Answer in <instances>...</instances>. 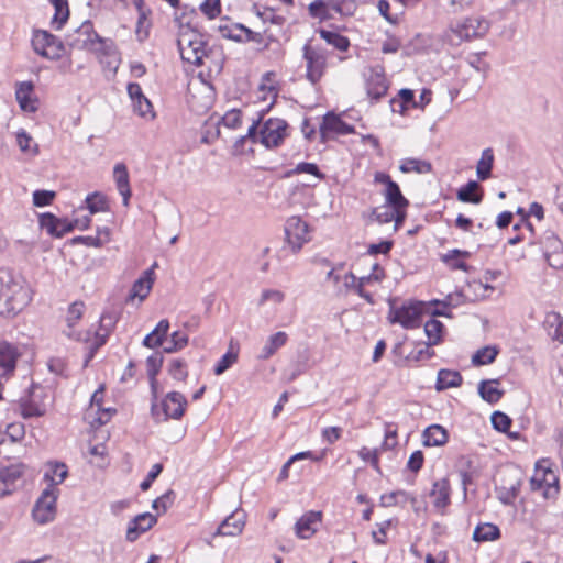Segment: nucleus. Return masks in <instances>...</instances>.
<instances>
[{
  "label": "nucleus",
  "instance_id": "58836bf2",
  "mask_svg": "<svg viewBox=\"0 0 563 563\" xmlns=\"http://www.w3.org/2000/svg\"><path fill=\"white\" fill-rule=\"evenodd\" d=\"M498 353H499V350L497 346L486 345V346L479 349L472 356V363L477 366L490 364L495 361Z\"/></svg>",
  "mask_w": 563,
  "mask_h": 563
},
{
  "label": "nucleus",
  "instance_id": "f8f14e48",
  "mask_svg": "<svg viewBox=\"0 0 563 563\" xmlns=\"http://www.w3.org/2000/svg\"><path fill=\"white\" fill-rule=\"evenodd\" d=\"M532 490L543 489L545 493L554 488L559 489V477L553 470L548 465V461H539L536 464L534 473L530 479Z\"/></svg>",
  "mask_w": 563,
  "mask_h": 563
},
{
  "label": "nucleus",
  "instance_id": "c85d7f7f",
  "mask_svg": "<svg viewBox=\"0 0 563 563\" xmlns=\"http://www.w3.org/2000/svg\"><path fill=\"white\" fill-rule=\"evenodd\" d=\"M463 382L462 375L457 371L440 369L438 372L437 390H445L448 388L459 387Z\"/></svg>",
  "mask_w": 563,
  "mask_h": 563
},
{
  "label": "nucleus",
  "instance_id": "bb28decb",
  "mask_svg": "<svg viewBox=\"0 0 563 563\" xmlns=\"http://www.w3.org/2000/svg\"><path fill=\"white\" fill-rule=\"evenodd\" d=\"M543 325L548 335L559 343H563V317L558 312L551 311L545 314Z\"/></svg>",
  "mask_w": 563,
  "mask_h": 563
},
{
  "label": "nucleus",
  "instance_id": "f704fd0d",
  "mask_svg": "<svg viewBox=\"0 0 563 563\" xmlns=\"http://www.w3.org/2000/svg\"><path fill=\"white\" fill-rule=\"evenodd\" d=\"M498 380H483L478 385L481 397L489 404H496L504 395V391L497 388Z\"/></svg>",
  "mask_w": 563,
  "mask_h": 563
},
{
  "label": "nucleus",
  "instance_id": "69168bd1",
  "mask_svg": "<svg viewBox=\"0 0 563 563\" xmlns=\"http://www.w3.org/2000/svg\"><path fill=\"white\" fill-rule=\"evenodd\" d=\"M163 470L162 464L156 463L152 466L151 471L147 474V477L140 484V488L142 490H147L151 487L153 481L161 474Z\"/></svg>",
  "mask_w": 563,
  "mask_h": 563
},
{
  "label": "nucleus",
  "instance_id": "864d4df0",
  "mask_svg": "<svg viewBox=\"0 0 563 563\" xmlns=\"http://www.w3.org/2000/svg\"><path fill=\"white\" fill-rule=\"evenodd\" d=\"M238 361V354L228 351L214 366V374L221 375Z\"/></svg>",
  "mask_w": 563,
  "mask_h": 563
},
{
  "label": "nucleus",
  "instance_id": "de8ad7c7",
  "mask_svg": "<svg viewBox=\"0 0 563 563\" xmlns=\"http://www.w3.org/2000/svg\"><path fill=\"white\" fill-rule=\"evenodd\" d=\"M85 202L87 205V209L92 214L107 209V201L104 197L98 192L88 195Z\"/></svg>",
  "mask_w": 563,
  "mask_h": 563
},
{
  "label": "nucleus",
  "instance_id": "20e7f679",
  "mask_svg": "<svg viewBox=\"0 0 563 563\" xmlns=\"http://www.w3.org/2000/svg\"><path fill=\"white\" fill-rule=\"evenodd\" d=\"M302 56L306 62L307 80L312 85L318 84L327 69V49L307 43L302 48Z\"/></svg>",
  "mask_w": 563,
  "mask_h": 563
},
{
  "label": "nucleus",
  "instance_id": "ea45409f",
  "mask_svg": "<svg viewBox=\"0 0 563 563\" xmlns=\"http://www.w3.org/2000/svg\"><path fill=\"white\" fill-rule=\"evenodd\" d=\"M285 300V294L278 289H264L261 292V296L257 301L258 307H264L266 305L278 306L282 305Z\"/></svg>",
  "mask_w": 563,
  "mask_h": 563
},
{
  "label": "nucleus",
  "instance_id": "37998d69",
  "mask_svg": "<svg viewBox=\"0 0 563 563\" xmlns=\"http://www.w3.org/2000/svg\"><path fill=\"white\" fill-rule=\"evenodd\" d=\"M320 36L330 45L334 46L335 48H338L339 51H346L350 46V42L349 40L336 33V32H331V31H325V30H321L320 31Z\"/></svg>",
  "mask_w": 563,
  "mask_h": 563
},
{
  "label": "nucleus",
  "instance_id": "4c0bfd02",
  "mask_svg": "<svg viewBox=\"0 0 563 563\" xmlns=\"http://www.w3.org/2000/svg\"><path fill=\"white\" fill-rule=\"evenodd\" d=\"M49 2L55 9L52 24L59 30L69 16L68 0H49Z\"/></svg>",
  "mask_w": 563,
  "mask_h": 563
},
{
  "label": "nucleus",
  "instance_id": "b1692460",
  "mask_svg": "<svg viewBox=\"0 0 563 563\" xmlns=\"http://www.w3.org/2000/svg\"><path fill=\"white\" fill-rule=\"evenodd\" d=\"M156 523V517L150 512L137 515L129 525L126 530V539L135 541L140 533L147 531Z\"/></svg>",
  "mask_w": 563,
  "mask_h": 563
},
{
  "label": "nucleus",
  "instance_id": "774afa93",
  "mask_svg": "<svg viewBox=\"0 0 563 563\" xmlns=\"http://www.w3.org/2000/svg\"><path fill=\"white\" fill-rule=\"evenodd\" d=\"M342 429L340 427H329L322 431V438L325 442L332 444L341 438Z\"/></svg>",
  "mask_w": 563,
  "mask_h": 563
},
{
  "label": "nucleus",
  "instance_id": "052dcab7",
  "mask_svg": "<svg viewBox=\"0 0 563 563\" xmlns=\"http://www.w3.org/2000/svg\"><path fill=\"white\" fill-rule=\"evenodd\" d=\"M32 141V137L25 131H21L16 134V143L20 150L24 153H37V145L35 144L33 147L31 146Z\"/></svg>",
  "mask_w": 563,
  "mask_h": 563
},
{
  "label": "nucleus",
  "instance_id": "2f4dec72",
  "mask_svg": "<svg viewBox=\"0 0 563 563\" xmlns=\"http://www.w3.org/2000/svg\"><path fill=\"white\" fill-rule=\"evenodd\" d=\"M390 104L391 110L400 114H405L409 107L418 108L413 91L407 88L399 90L398 99H391Z\"/></svg>",
  "mask_w": 563,
  "mask_h": 563
},
{
  "label": "nucleus",
  "instance_id": "603ef678",
  "mask_svg": "<svg viewBox=\"0 0 563 563\" xmlns=\"http://www.w3.org/2000/svg\"><path fill=\"white\" fill-rule=\"evenodd\" d=\"M84 311V302L76 301L69 306L66 317V321L69 328H73L76 324V322L82 317Z\"/></svg>",
  "mask_w": 563,
  "mask_h": 563
},
{
  "label": "nucleus",
  "instance_id": "c03bdc74",
  "mask_svg": "<svg viewBox=\"0 0 563 563\" xmlns=\"http://www.w3.org/2000/svg\"><path fill=\"white\" fill-rule=\"evenodd\" d=\"M167 372L175 380L184 382L188 376L187 363L181 358H172Z\"/></svg>",
  "mask_w": 563,
  "mask_h": 563
},
{
  "label": "nucleus",
  "instance_id": "412c9836",
  "mask_svg": "<svg viewBox=\"0 0 563 563\" xmlns=\"http://www.w3.org/2000/svg\"><path fill=\"white\" fill-rule=\"evenodd\" d=\"M153 268L146 269L143 275L136 279L130 290L126 301H133L134 299H139L143 301L150 294L154 277H153Z\"/></svg>",
  "mask_w": 563,
  "mask_h": 563
},
{
  "label": "nucleus",
  "instance_id": "8fccbe9b",
  "mask_svg": "<svg viewBox=\"0 0 563 563\" xmlns=\"http://www.w3.org/2000/svg\"><path fill=\"white\" fill-rule=\"evenodd\" d=\"M294 174H310L320 179L324 178V175L319 170V167L314 163L302 162V163L297 164L294 169L288 172V175H294Z\"/></svg>",
  "mask_w": 563,
  "mask_h": 563
},
{
  "label": "nucleus",
  "instance_id": "1a4fd4ad",
  "mask_svg": "<svg viewBox=\"0 0 563 563\" xmlns=\"http://www.w3.org/2000/svg\"><path fill=\"white\" fill-rule=\"evenodd\" d=\"M374 183L384 185L382 195L385 197L386 205L390 208L408 207V199L401 194L399 185L384 172H376Z\"/></svg>",
  "mask_w": 563,
  "mask_h": 563
},
{
  "label": "nucleus",
  "instance_id": "5fc2aeb1",
  "mask_svg": "<svg viewBox=\"0 0 563 563\" xmlns=\"http://www.w3.org/2000/svg\"><path fill=\"white\" fill-rule=\"evenodd\" d=\"M443 5L450 13H460L471 8L475 0H442Z\"/></svg>",
  "mask_w": 563,
  "mask_h": 563
},
{
  "label": "nucleus",
  "instance_id": "e2e57ef3",
  "mask_svg": "<svg viewBox=\"0 0 563 563\" xmlns=\"http://www.w3.org/2000/svg\"><path fill=\"white\" fill-rule=\"evenodd\" d=\"M133 108L134 111H136L137 114L143 118L147 117L148 114H151L152 118L154 117L152 113V103L145 96L134 100Z\"/></svg>",
  "mask_w": 563,
  "mask_h": 563
},
{
  "label": "nucleus",
  "instance_id": "49530a36",
  "mask_svg": "<svg viewBox=\"0 0 563 563\" xmlns=\"http://www.w3.org/2000/svg\"><path fill=\"white\" fill-rule=\"evenodd\" d=\"M244 29L245 26L242 24H221L219 26V31L223 37L235 42H243Z\"/></svg>",
  "mask_w": 563,
  "mask_h": 563
},
{
  "label": "nucleus",
  "instance_id": "6e6552de",
  "mask_svg": "<svg viewBox=\"0 0 563 563\" xmlns=\"http://www.w3.org/2000/svg\"><path fill=\"white\" fill-rule=\"evenodd\" d=\"M357 4L355 0H314L309 4V13L313 18H323L329 11L341 15H353Z\"/></svg>",
  "mask_w": 563,
  "mask_h": 563
},
{
  "label": "nucleus",
  "instance_id": "6ab92c4d",
  "mask_svg": "<svg viewBox=\"0 0 563 563\" xmlns=\"http://www.w3.org/2000/svg\"><path fill=\"white\" fill-rule=\"evenodd\" d=\"M321 521L320 511H309L305 514L295 526L296 534L301 539L311 538L318 530Z\"/></svg>",
  "mask_w": 563,
  "mask_h": 563
},
{
  "label": "nucleus",
  "instance_id": "09e8293b",
  "mask_svg": "<svg viewBox=\"0 0 563 563\" xmlns=\"http://www.w3.org/2000/svg\"><path fill=\"white\" fill-rule=\"evenodd\" d=\"M430 346L431 345H428V343H426L424 346H419L418 349H415L407 355L406 360L408 362L418 363L421 361L432 358L434 356V352L430 350Z\"/></svg>",
  "mask_w": 563,
  "mask_h": 563
},
{
  "label": "nucleus",
  "instance_id": "9b49d317",
  "mask_svg": "<svg viewBox=\"0 0 563 563\" xmlns=\"http://www.w3.org/2000/svg\"><path fill=\"white\" fill-rule=\"evenodd\" d=\"M22 354V350L18 344L0 340V378L8 379L14 374L18 361Z\"/></svg>",
  "mask_w": 563,
  "mask_h": 563
},
{
  "label": "nucleus",
  "instance_id": "bf43d9fd",
  "mask_svg": "<svg viewBox=\"0 0 563 563\" xmlns=\"http://www.w3.org/2000/svg\"><path fill=\"white\" fill-rule=\"evenodd\" d=\"M242 122V113L240 110H231L228 111L221 118V124L229 129H236L241 125Z\"/></svg>",
  "mask_w": 563,
  "mask_h": 563
},
{
  "label": "nucleus",
  "instance_id": "a211bd4d",
  "mask_svg": "<svg viewBox=\"0 0 563 563\" xmlns=\"http://www.w3.org/2000/svg\"><path fill=\"white\" fill-rule=\"evenodd\" d=\"M115 322L117 319L112 313L106 312L101 314L100 329L93 334V340L89 345V355L87 361L92 358L96 351L107 342V338L114 328Z\"/></svg>",
  "mask_w": 563,
  "mask_h": 563
},
{
  "label": "nucleus",
  "instance_id": "7ed1b4c3",
  "mask_svg": "<svg viewBox=\"0 0 563 563\" xmlns=\"http://www.w3.org/2000/svg\"><path fill=\"white\" fill-rule=\"evenodd\" d=\"M186 397L179 391H170L161 402V407L152 404V415L156 421H167L168 419L179 420L187 407Z\"/></svg>",
  "mask_w": 563,
  "mask_h": 563
},
{
  "label": "nucleus",
  "instance_id": "4be33fe9",
  "mask_svg": "<svg viewBox=\"0 0 563 563\" xmlns=\"http://www.w3.org/2000/svg\"><path fill=\"white\" fill-rule=\"evenodd\" d=\"M319 459L313 455L312 452L306 451L300 452L292 455L283 466L279 478L284 479L289 477V470L294 467V472L296 476H299L306 468V464L303 462L309 461H318Z\"/></svg>",
  "mask_w": 563,
  "mask_h": 563
},
{
  "label": "nucleus",
  "instance_id": "f257e3e1",
  "mask_svg": "<svg viewBox=\"0 0 563 563\" xmlns=\"http://www.w3.org/2000/svg\"><path fill=\"white\" fill-rule=\"evenodd\" d=\"M32 300L25 279L10 269H0V314H15Z\"/></svg>",
  "mask_w": 563,
  "mask_h": 563
},
{
  "label": "nucleus",
  "instance_id": "72a5a7b5",
  "mask_svg": "<svg viewBox=\"0 0 563 563\" xmlns=\"http://www.w3.org/2000/svg\"><path fill=\"white\" fill-rule=\"evenodd\" d=\"M24 471L22 464L10 465L0 471V481L4 484L5 489L2 493H11L9 488L15 486V483L21 478Z\"/></svg>",
  "mask_w": 563,
  "mask_h": 563
},
{
  "label": "nucleus",
  "instance_id": "338daca9",
  "mask_svg": "<svg viewBox=\"0 0 563 563\" xmlns=\"http://www.w3.org/2000/svg\"><path fill=\"white\" fill-rule=\"evenodd\" d=\"M423 453L421 451H415L407 463V467L412 472H418L423 465Z\"/></svg>",
  "mask_w": 563,
  "mask_h": 563
},
{
  "label": "nucleus",
  "instance_id": "cd10ccee",
  "mask_svg": "<svg viewBox=\"0 0 563 563\" xmlns=\"http://www.w3.org/2000/svg\"><path fill=\"white\" fill-rule=\"evenodd\" d=\"M243 516L234 512L227 517L223 522L218 527L217 536H236L243 529Z\"/></svg>",
  "mask_w": 563,
  "mask_h": 563
},
{
  "label": "nucleus",
  "instance_id": "0e129e2a",
  "mask_svg": "<svg viewBox=\"0 0 563 563\" xmlns=\"http://www.w3.org/2000/svg\"><path fill=\"white\" fill-rule=\"evenodd\" d=\"M163 356L159 353H155L147 357L146 366H147V375L156 376L162 367Z\"/></svg>",
  "mask_w": 563,
  "mask_h": 563
},
{
  "label": "nucleus",
  "instance_id": "7c9ffc66",
  "mask_svg": "<svg viewBox=\"0 0 563 563\" xmlns=\"http://www.w3.org/2000/svg\"><path fill=\"white\" fill-rule=\"evenodd\" d=\"M494 161L495 156L493 148H485L476 164V176L479 180L484 181L492 177Z\"/></svg>",
  "mask_w": 563,
  "mask_h": 563
},
{
  "label": "nucleus",
  "instance_id": "680f3d73",
  "mask_svg": "<svg viewBox=\"0 0 563 563\" xmlns=\"http://www.w3.org/2000/svg\"><path fill=\"white\" fill-rule=\"evenodd\" d=\"M58 223V218H56L52 213H43L40 217V224L41 228L46 230L49 235H53L57 233L56 225Z\"/></svg>",
  "mask_w": 563,
  "mask_h": 563
},
{
  "label": "nucleus",
  "instance_id": "2eb2a0df",
  "mask_svg": "<svg viewBox=\"0 0 563 563\" xmlns=\"http://www.w3.org/2000/svg\"><path fill=\"white\" fill-rule=\"evenodd\" d=\"M57 496L56 495H41L36 500L32 516L38 525H46L52 522L57 512Z\"/></svg>",
  "mask_w": 563,
  "mask_h": 563
},
{
  "label": "nucleus",
  "instance_id": "423d86ee",
  "mask_svg": "<svg viewBox=\"0 0 563 563\" xmlns=\"http://www.w3.org/2000/svg\"><path fill=\"white\" fill-rule=\"evenodd\" d=\"M421 313V302H408L400 307L390 303L387 318L390 323H399L406 329H416L420 325Z\"/></svg>",
  "mask_w": 563,
  "mask_h": 563
},
{
  "label": "nucleus",
  "instance_id": "9d476101",
  "mask_svg": "<svg viewBox=\"0 0 563 563\" xmlns=\"http://www.w3.org/2000/svg\"><path fill=\"white\" fill-rule=\"evenodd\" d=\"M285 234L288 244L294 252L301 250L305 243L310 240L309 225L300 217H290L285 224Z\"/></svg>",
  "mask_w": 563,
  "mask_h": 563
},
{
  "label": "nucleus",
  "instance_id": "c9c22d12",
  "mask_svg": "<svg viewBox=\"0 0 563 563\" xmlns=\"http://www.w3.org/2000/svg\"><path fill=\"white\" fill-rule=\"evenodd\" d=\"M500 537V530L493 523L478 525L473 533V539L477 542L494 541Z\"/></svg>",
  "mask_w": 563,
  "mask_h": 563
},
{
  "label": "nucleus",
  "instance_id": "dca6fc26",
  "mask_svg": "<svg viewBox=\"0 0 563 563\" xmlns=\"http://www.w3.org/2000/svg\"><path fill=\"white\" fill-rule=\"evenodd\" d=\"M353 126L345 123L339 115L328 113L320 125V135L323 142L336 135H346L353 132Z\"/></svg>",
  "mask_w": 563,
  "mask_h": 563
},
{
  "label": "nucleus",
  "instance_id": "ddd939ff",
  "mask_svg": "<svg viewBox=\"0 0 563 563\" xmlns=\"http://www.w3.org/2000/svg\"><path fill=\"white\" fill-rule=\"evenodd\" d=\"M543 255L548 264L555 268H563V243L553 232H545L541 239Z\"/></svg>",
  "mask_w": 563,
  "mask_h": 563
},
{
  "label": "nucleus",
  "instance_id": "0eeeda50",
  "mask_svg": "<svg viewBox=\"0 0 563 563\" xmlns=\"http://www.w3.org/2000/svg\"><path fill=\"white\" fill-rule=\"evenodd\" d=\"M32 47L35 53L52 60L60 58L64 53L63 43L47 31L33 33Z\"/></svg>",
  "mask_w": 563,
  "mask_h": 563
},
{
  "label": "nucleus",
  "instance_id": "c756f323",
  "mask_svg": "<svg viewBox=\"0 0 563 563\" xmlns=\"http://www.w3.org/2000/svg\"><path fill=\"white\" fill-rule=\"evenodd\" d=\"M448 442V432L440 424H432L423 431L426 446H440Z\"/></svg>",
  "mask_w": 563,
  "mask_h": 563
},
{
  "label": "nucleus",
  "instance_id": "f3484780",
  "mask_svg": "<svg viewBox=\"0 0 563 563\" xmlns=\"http://www.w3.org/2000/svg\"><path fill=\"white\" fill-rule=\"evenodd\" d=\"M68 475L66 464L51 461L44 466L43 481L46 483V487L42 493H52V489L62 484Z\"/></svg>",
  "mask_w": 563,
  "mask_h": 563
},
{
  "label": "nucleus",
  "instance_id": "3c124183",
  "mask_svg": "<svg viewBox=\"0 0 563 563\" xmlns=\"http://www.w3.org/2000/svg\"><path fill=\"white\" fill-rule=\"evenodd\" d=\"M188 344V336L178 331L172 334L170 342L164 347L166 353L177 352Z\"/></svg>",
  "mask_w": 563,
  "mask_h": 563
},
{
  "label": "nucleus",
  "instance_id": "a19ab883",
  "mask_svg": "<svg viewBox=\"0 0 563 563\" xmlns=\"http://www.w3.org/2000/svg\"><path fill=\"white\" fill-rule=\"evenodd\" d=\"M192 42L190 41L187 46H184V42L180 40L178 42L179 51L181 58L190 64L196 66L202 65V58L205 56L203 51L195 52L191 49Z\"/></svg>",
  "mask_w": 563,
  "mask_h": 563
},
{
  "label": "nucleus",
  "instance_id": "6e6d98bb",
  "mask_svg": "<svg viewBox=\"0 0 563 563\" xmlns=\"http://www.w3.org/2000/svg\"><path fill=\"white\" fill-rule=\"evenodd\" d=\"M490 420H492L493 427L496 430L501 431V432L508 431V429L511 426V419L506 413L500 412V411H495L492 415Z\"/></svg>",
  "mask_w": 563,
  "mask_h": 563
},
{
  "label": "nucleus",
  "instance_id": "13d9d810",
  "mask_svg": "<svg viewBox=\"0 0 563 563\" xmlns=\"http://www.w3.org/2000/svg\"><path fill=\"white\" fill-rule=\"evenodd\" d=\"M200 10L209 19H214L221 13L220 0H205L200 4Z\"/></svg>",
  "mask_w": 563,
  "mask_h": 563
},
{
  "label": "nucleus",
  "instance_id": "5701e85b",
  "mask_svg": "<svg viewBox=\"0 0 563 563\" xmlns=\"http://www.w3.org/2000/svg\"><path fill=\"white\" fill-rule=\"evenodd\" d=\"M388 86L382 70L371 69L366 78L367 96L374 100L380 99L387 92Z\"/></svg>",
  "mask_w": 563,
  "mask_h": 563
},
{
  "label": "nucleus",
  "instance_id": "aec40b11",
  "mask_svg": "<svg viewBox=\"0 0 563 563\" xmlns=\"http://www.w3.org/2000/svg\"><path fill=\"white\" fill-rule=\"evenodd\" d=\"M289 340L288 334L285 331H278L271 334L264 345L262 346L257 360L266 361L269 360L276 352L285 346Z\"/></svg>",
  "mask_w": 563,
  "mask_h": 563
},
{
  "label": "nucleus",
  "instance_id": "4d7b16f0",
  "mask_svg": "<svg viewBox=\"0 0 563 563\" xmlns=\"http://www.w3.org/2000/svg\"><path fill=\"white\" fill-rule=\"evenodd\" d=\"M56 196L52 190H35L33 192V205L36 207H45L52 203Z\"/></svg>",
  "mask_w": 563,
  "mask_h": 563
},
{
  "label": "nucleus",
  "instance_id": "a18cd8bd",
  "mask_svg": "<svg viewBox=\"0 0 563 563\" xmlns=\"http://www.w3.org/2000/svg\"><path fill=\"white\" fill-rule=\"evenodd\" d=\"M443 324L435 319H430L424 323V332L428 336V345H435L441 341Z\"/></svg>",
  "mask_w": 563,
  "mask_h": 563
},
{
  "label": "nucleus",
  "instance_id": "e433bc0d",
  "mask_svg": "<svg viewBox=\"0 0 563 563\" xmlns=\"http://www.w3.org/2000/svg\"><path fill=\"white\" fill-rule=\"evenodd\" d=\"M479 185L475 180H470L465 186L461 187L457 191V199L462 202L479 203L482 201V194H476Z\"/></svg>",
  "mask_w": 563,
  "mask_h": 563
},
{
  "label": "nucleus",
  "instance_id": "393cba45",
  "mask_svg": "<svg viewBox=\"0 0 563 563\" xmlns=\"http://www.w3.org/2000/svg\"><path fill=\"white\" fill-rule=\"evenodd\" d=\"M21 415L23 418L42 417L46 413V405L38 399L35 390L29 398L21 399L20 402Z\"/></svg>",
  "mask_w": 563,
  "mask_h": 563
},
{
  "label": "nucleus",
  "instance_id": "79ce46f5",
  "mask_svg": "<svg viewBox=\"0 0 563 563\" xmlns=\"http://www.w3.org/2000/svg\"><path fill=\"white\" fill-rule=\"evenodd\" d=\"M399 168L402 173L416 172L418 174H427L430 173L432 169L431 164L429 162L415 158H408L404 161Z\"/></svg>",
  "mask_w": 563,
  "mask_h": 563
},
{
  "label": "nucleus",
  "instance_id": "473e14b6",
  "mask_svg": "<svg viewBox=\"0 0 563 563\" xmlns=\"http://www.w3.org/2000/svg\"><path fill=\"white\" fill-rule=\"evenodd\" d=\"M33 91V85L31 82H21L15 91L16 100L24 111L34 112L37 110V107L31 99V95Z\"/></svg>",
  "mask_w": 563,
  "mask_h": 563
},
{
  "label": "nucleus",
  "instance_id": "4468645a",
  "mask_svg": "<svg viewBox=\"0 0 563 563\" xmlns=\"http://www.w3.org/2000/svg\"><path fill=\"white\" fill-rule=\"evenodd\" d=\"M97 42L101 43V40L95 33L90 21L84 22L73 34L68 35L69 45L77 49H93Z\"/></svg>",
  "mask_w": 563,
  "mask_h": 563
},
{
  "label": "nucleus",
  "instance_id": "39448f33",
  "mask_svg": "<svg viewBox=\"0 0 563 563\" xmlns=\"http://www.w3.org/2000/svg\"><path fill=\"white\" fill-rule=\"evenodd\" d=\"M289 135L288 123L280 118H269L261 125L258 142L266 148H276Z\"/></svg>",
  "mask_w": 563,
  "mask_h": 563
},
{
  "label": "nucleus",
  "instance_id": "f03ea898",
  "mask_svg": "<svg viewBox=\"0 0 563 563\" xmlns=\"http://www.w3.org/2000/svg\"><path fill=\"white\" fill-rule=\"evenodd\" d=\"M490 29V22L483 16H468L454 24L445 33V40L453 46L464 41L485 36Z\"/></svg>",
  "mask_w": 563,
  "mask_h": 563
},
{
  "label": "nucleus",
  "instance_id": "a878e982",
  "mask_svg": "<svg viewBox=\"0 0 563 563\" xmlns=\"http://www.w3.org/2000/svg\"><path fill=\"white\" fill-rule=\"evenodd\" d=\"M113 178L117 185V189L123 198V205L129 206L131 197V188L129 181V172L123 163H118L113 168Z\"/></svg>",
  "mask_w": 563,
  "mask_h": 563
}]
</instances>
